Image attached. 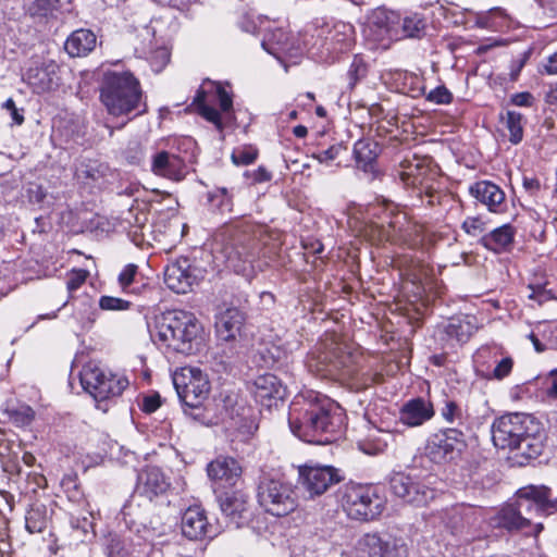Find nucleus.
Here are the masks:
<instances>
[{
    "label": "nucleus",
    "mask_w": 557,
    "mask_h": 557,
    "mask_svg": "<svg viewBox=\"0 0 557 557\" xmlns=\"http://www.w3.org/2000/svg\"><path fill=\"white\" fill-rule=\"evenodd\" d=\"M288 423L292 432L308 443L334 440L343 424V414L326 398L315 395L296 396L289 406Z\"/></svg>",
    "instance_id": "f257e3e1"
},
{
    "label": "nucleus",
    "mask_w": 557,
    "mask_h": 557,
    "mask_svg": "<svg viewBox=\"0 0 557 557\" xmlns=\"http://www.w3.org/2000/svg\"><path fill=\"white\" fill-rule=\"evenodd\" d=\"M152 336L173 351L189 355L199 344L202 325L193 312L170 310L156 320Z\"/></svg>",
    "instance_id": "f03ea898"
},
{
    "label": "nucleus",
    "mask_w": 557,
    "mask_h": 557,
    "mask_svg": "<svg viewBox=\"0 0 557 557\" xmlns=\"http://www.w3.org/2000/svg\"><path fill=\"white\" fill-rule=\"evenodd\" d=\"M541 426L535 419L521 412L508 413L496 419L492 425V440L500 449H519L532 457L539 454L536 435Z\"/></svg>",
    "instance_id": "7ed1b4c3"
},
{
    "label": "nucleus",
    "mask_w": 557,
    "mask_h": 557,
    "mask_svg": "<svg viewBox=\"0 0 557 557\" xmlns=\"http://www.w3.org/2000/svg\"><path fill=\"white\" fill-rule=\"evenodd\" d=\"M100 101L107 112L122 116L139 108L143 100L140 82L129 71H107L99 88Z\"/></svg>",
    "instance_id": "20e7f679"
},
{
    "label": "nucleus",
    "mask_w": 557,
    "mask_h": 557,
    "mask_svg": "<svg viewBox=\"0 0 557 557\" xmlns=\"http://www.w3.org/2000/svg\"><path fill=\"white\" fill-rule=\"evenodd\" d=\"M516 507L520 515L529 518L527 535L537 536L544 529L542 522H533L536 516H549L557 512V499L552 497L550 488L541 485H529L517 492Z\"/></svg>",
    "instance_id": "39448f33"
},
{
    "label": "nucleus",
    "mask_w": 557,
    "mask_h": 557,
    "mask_svg": "<svg viewBox=\"0 0 557 557\" xmlns=\"http://www.w3.org/2000/svg\"><path fill=\"white\" fill-rule=\"evenodd\" d=\"M257 499L267 513L278 518L294 512L299 505L298 494L290 483L270 478L260 480Z\"/></svg>",
    "instance_id": "423d86ee"
},
{
    "label": "nucleus",
    "mask_w": 557,
    "mask_h": 557,
    "mask_svg": "<svg viewBox=\"0 0 557 557\" xmlns=\"http://www.w3.org/2000/svg\"><path fill=\"white\" fill-rule=\"evenodd\" d=\"M79 379L83 388L97 403L119 397L128 385L126 377L114 374L92 362L83 367Z\"/></svg>",
    "instance_id": "0eeeda50"
},
{
    "label": "nucleus",
    "mask_w": 557,
    "mask_h": 557,
    "mask_svg": "<svg viewBox=\"0 0 557 557\" xmlns=\"http://www.w3.org/2000/svg\"><path fill=\"white\" fill-rule=\"evenodd\" d=\"M342 505L350 518L361 521L373 520L383 510L376 487L371 484H347L343 493Z\"/></svg>",
    "instance_id": "6e6552de"
},
{
    "label": "nucleus",
    "mask_w": 557,
    "mask_h": 557,
    "mask_svg": "<svg viewBox=\"0 0 557 557\" xmlns=\"http://www.w3.org/2000/svg\"><path fill=\"white\" fill-rule=\"evenodd\" d=\"M173 384L181 401L189 408L200 407L210 392L207 374L196 367L177 369L173 373Z\"/></svg>",
    "instance_id": "1a4fd4ad"
},
{
    "label": "nucleus",
    "mask_w": 557,
    "mask_h": 557,
    "mask_svg": "<svg viewBox=\"0 0 557 557\" xmlns=\"http://www.w3.org/2000/svg\"><path fill=\"white\" fill-rule=\"evenodd\" d=\"M342 481V471L330 465L305 463L298 467V483L310 498L325 494Z\"/></svg>",
    "instance_id": "9d476101"
},
{
    "label": "nucleus",
    "mask_w": 557,
    "mask_h": 557,
    "mask_svg": "<svg viewBox=\"0 0 557 557\" xmlns=\"http://www.w3.org/2000/svg\"><path fill=\"white\" fill-rule=\"evenodd\" d=\"M272 240L273 237L265 226L249 225L236 239L233 252L238 259L252 262L274 252L275 245Z\"/></svg>",
    "instance_id": "9b49d317"
},
{
    "label": "nucleus",
    "mask_w": 557,
    "mask_h": 557,
    "mask_svg": "<svg viewBox=\"0 0 557 557\" xmlns=\"http://www.w3.org/2000/svg\"><path fill=\"white\" fill-rule=\"evenodd\" d=\"M466 446L461 429H447L430 436L426 442L425 455L436 463L454 459Z\"/></svg>",
    "instance_id": "f8f14e48"
},
{
    "label": "nucleus",
    "mask_w": 557,
    "mask_h": 557,
    "mask_svg": "<svg viewBox=\"0 0 557 557\" xmlns=\"http://www.w3.org/2000/svg\"><path fill=\"white\" fill-rule=\"evenodd\" d=\"M389 490L395 496L416 506L426 505L435 497L434 490L422 483L413 482L405 473H395L391 476Z\"/></svg>",
    "instance_id": "ddd939ff"
},
{
    "label": "nucleus",
    "mask_w": 557,
    "mask_h": 557,
    "mask_svg": "<svg viewBox=\"0 0 557 557\" xmlns=\"http://www.w3.org/2000/svg\"><path fill=\"white\" fill-rule=\"evenodd\" d=\"M26 81L37 94L54 90L60 85L59 65L50 60L32 66L26 72Z\"/></svg>",
    "instance_id": "4468645a"
},
{
    "label": "nucleus",
    "mask_w": 557,
    "mask_h": 557,
    "mask_svg": "<svg viewBox=\"0 0 557 557\" xmlns=\"http://www.w3.org/2000/svg\"><path fill=\"white\" fill-rule=\"evenodd\" d=\"M255 398L261 406L271 409L283 401L286 396V388L276 375L265 373L259 375L255 381Z\"/></svg>",
    "instance_id": "2eb2a0df"
},
{
    "label": "nucleus",
    "mask_w": 557,
    "mask_h": 557,
    "mask_svg": "<svg viewBox=\"0 0 557 557\" xmlns=\"http://www.w3.org/2000/svg\"><path fill=\"white\" fill-rule=\"evenodd\" d=\"M396 206H391L385 199V219L388 216V227H385V240L393 244H409L412 237L413 226L407 214L395 211Z\"/></svg>",
    "instance_id": "dca6fc26"
},
{
    "label": "nucleus",
    "mask_w": 557,
    "mask_h": 557,
    "mask_svg": "<svg viewBox=\"0 0 557 557\" xmlns=\"http://www.w3.org/2000/svg\"><path fill=\"white\" fill-rule=\"evenodd\" d=\"M470 194L491 212L502 213L507 208L504 190L490 181L476 182L470 187Z\"/></svg>",
    "instance_id": "f3484780"
},
{
    "label": "nucleus",
    "mask_w": 557,
    "mask_h": 557,
    "mask_svg": "<svg viewBox=\"0 0 557 557\" xmlns=\"http://www.w3.org/2000/svg\"><path fill=\"white\" fill-rule=\"evenodd\" d=\"M434 416L431 401L417 397L405 403L399 409V420L403 424L414 428L420 426Z\"/></svg>",
    "instance_id": "a211bd4d"
},
{
    "label": "nucleus",
    "mask_w": 557,
    "mask_h": 557,
    "mask_svg": "<svg viewBox=\"0 0 557 557\" xmlns=\"http://www.w3.org/2000/svg\"><path fill=\"white\" fill-rule=\"evenodd\" d=\"M196 276L191 273L186 259L169 264L164 271V283L177 294H186L191 290Z\"/></svg>",
    "instance_id": "6ab92c4d"
},
{
    "label": "nucleus",
    "mask_w": 557,
    "mask_h": 557,
    "mask_svg": "<svg viewBox=\"0 0 557 557\" xmlns=\"http://www.w3.org/2000/svg\"><path fill=\"white\" fill-rule=\"evenodd\" d=\"M181 527L184 536L189 540H201L208 535L211 529L205 509L197 505L185 510Z\"/></svg>",
    "instance_id": "aec40b11"
},
{
    "label": "nucleus",
    "mask_w": 557,
    "mask_h": 557,
    "mask_svg": "<svg viewBox=\"0 0 557 557\" xmlns=\"http://www.w3.org/2000/svg\"><path fill=\"white\" fill-rule=\"evenodd\" d=\"M244 322L245 317L239 309L235 307L226 308L215 320V332L219 339L224 342L235 341L240 335Z\"/></svg>",
    "instance_id": "412c9836"
},
{
    "label": "nucleus",
    "mask_w": 557,
    "mask_h": 557,
    "mask_svg": "<svg viewBox=\"0 0 557 557\" xmlns=\"http://www.w3.org/2000/svg\"><path fill=\"white\" fill-rule=\"evenodd\" d=\"M184 161L174 153L159 151L152 157L151 171L158 176L181 181L185 175Z\"/></svg>",
    "instance_id": "4be33fe9"
},
{
    "label": "nucleus",
    "mask_w": 557,
    "mask_h": 557,
    "mask_svg": "<svg viewBox=\"0 0 557 557\" xmlns=\"http://www.w3.org/2000/svg\"><path fill=\"white\" fill-rule=\"evenodd\" d=\"M207 472L211 480L233 485L242 476L243 469L235 458L219 456L208 465Z\"/></svg>",
    "instance_id": "5701e85b"
},
{
    "label": "nucleus",
    "mask_w": 557,
    "mask_h": 557,
    "mask_svg": "<svg viewBox=\"0 0 557 557\" xmlns=\"http://www.w3.org/2000/svg\"><path fill=\"white\" fill-rule=\"evenodd\" d=\"M168 487L163 473L156 467H147L138 474L137 492L150 500L165 493Z\"/></svg>",
    "instance_id": "b1692460"
},
{
    "label": "nucleus",
    "mask_w": 557,
    "mask_h": 557,
    "mask_svg": "<svg viewBox=\"0 0 557 557\" xmlns=\"http://www.w3.org/2000/svg\"><path fill=\"white\" fill-rule=\"evenodd\" d=\"M383 147L374 140L361 139L355 144L354 156L357 166L364 172L375 174L377 172V158Z\"/></svg>",
    "instance_id": "393cba45"
},
{
    "label": "nucleus",
    "mask_w": 557,
    "mask_h": 557,
    "mask_svg": "<svg viewBox=\"0 0 557 557\" xmlns=\"http://www.w3.org/2000/svg\"><path fill=\"white\" fill-rule=\"evenodd\" d=\"M392 265L399 269V275L405 277L406 286L410 283L412 286H416L417 293H420V289H423V282L429 275V269L426 265L420 261L413 260L412 258L408 259L407 257H404L403 259L393 258Z\"/></svg>",
    "instance_id": "a878e982"
},
{
    "label": "nucleus",
    "mask_w": 557,
    "mask_h": 557,
    "mask_svg": "<svg viewBox=\"0 0 557 557\" xmlns=\"http://www.w3.org/2000/svg\"><path fill=\"white\" fill-rule=\"evenodd\" d=\"M97 44L96 35L89 29L74 30L66 39L64 49L70 57H85L90 53Z\"/></svg>",
    "instance_id": "bb28decb"
},
{
    "label": "nucleus",
    "mask_w": 557,
    "mask_h": 557,
    "mask_svg": "<svg viewBox=\"0 0 557 557\" xmlns=\"http://www.w3.org/2000/svg\"><path fill=\"white\" fill-rule=\"evenodd\" d=\"M60 8L61 0H24L23 2L25 15L39 23L55 18Z\"/></svg>",
    "instance_id": "cd10ccee"
},
{
    "label": "nucleus",
    "mask_w": 557,
    "mask_h": 557,
    "mask_svg": "<svg viewBox=\"0 0 557 557\" xmlns=\"http://www.w3.org/2000/svg\"><path fill=\"white\" fill-rule=\"evenodd\" d=\"M529 518L522 517L519 509L513 504H508L503 507L493 517L492 522L494 527L504 528L508 531H529Z\"/></svg>",
    "instance_id": "c85d7f7f"
},
{
    "label": "nucleus",
    "mask_w": 557,
    "mask_h": 557,
    "mask_svg": "<svg viewBox=\"0 0 557 557\" xmlns=\"http://www.w3.org/2000/svg\"><path fill=\"white\" fill-rule=\"evenodd\" d=\"M516 231L510 224H504L480 237L479 243L494 252H502L509 247L515 238Z\"/></svg>",
    "instance_id": "c756f323"
},
{
    "label": "nucleus",
    "mask_w": 557,
    "mask_h": 557,
    "mask_svg": "<svg viewBox=\"0 0 557 557\" xmlns=\"http://www.w3.org/2000/svg\"><path fill=\"white\" fill-rule=\"evenodd\" d=\"M222 512L236 521L247 511L248 496L242 491L225 492L219 497Z\"/></svg>",
    "instance_id": "7c9ffc66"
},
{
    "label": "nucleus",
    "mask_w": 557,
    "mask_h": 557,
    "mask_svg": "<svg viewBox=\"0 0 557 557\" xmlns=\"http://www.w3.org/2000/svg\"><path fill=\"white\" fill-rule=\"evenodd\" d=\"M381 433L382 430L370 421L364 423L361 437L358 441L359 449L370 456L377 455L382 449Z\"/></svg>",
    "instance_id": "2f4dec72"
},
{
    "label": "nucleus",
    "mask_w": 557,
    "mask_h": 557,
    "mask_svg": "<svg viewBox=\"0 0 557 557\" xmlns=\"http://www.w3.org/2000/svg\"><path fill=\"white\" fill-rule=\"evenodd\" d=\"M207 94L208 91L203 88V86L198 88L191 104L195 106L196 112L199 115H201L208 122L212 123L218 131L222 132L224 126L222 123L221 114L216 109L206 103Z\"/></svg>",
    "instance_id": "473e14b6"
},
{
    "label": "nucleus",
    "mask_w": 557,
    "mask_h": 557,
    "mask_svg": "<svg viewBox=\"0 0 557 557\" xmlns=\"http://www.w3.org/2000/svg\"><path fill=\"white\" fill-rule=\"evenodd\" d=\"M500 122L509 132V141L518 145L523 139V115L517 111L507 110L499 115Z\"/></svg>",
    "instance_id": "72a5a7b5"
},
{
    "label": "nucleus",
    "mask_w": 557,
    "mask_h": 557,
    "mask_svg": "<svg viewBox=\"0 0 557 557\" xmlns=\"http://www.w3.org/2000/svg\"><path fill=\"white\" fill-rule=\"evenodd\" d=\"M330 361L332 368L342 371L343 375H352V364L356 362V356L348 350L346 345H337Z\"/></svg>",
    "instance_id": "f704fd0d"
},
{
    "label": "nucleus",
    "mask_w": 557,
    "mask_h": 557,
    "mask_svg": "<svg viewBox=\"0 0 557 557\" xmlns=\"http://www.w3.org/2000/svg\"><path fill=\"white\" fill-rule=\"evenodd\" d=\"M403 29L396 30L398 38H422L425 34V22L419 14L405 16Z\"/></svg>",
    "instance_id": "c9c22d12"
},
{
    "label": "nucleus",
    "mask_w": 557,
    "mask_h": 557,
    "mask_svg": "<svg viewBox=\"0 0 557 557\" xmlns=\"http://www.w3.org/2000/svg\"><path fill=\"white\" fill-rule=\"evenodd\" d=\"M441 414L447 423L456 424L459 428L467 426L469 416L462 407L453 399L447 398L444 400Z\"/></svg>",
    "instance_id": "e433bc0d"
},
{
    "label": "nucleus",
    "mask_w": 557,
    "mask_h": 557,
    "mask_svg": "<svg viewBox=\"0 0 557 557\" xmlns=\"http://www.w3.org/2000/svg\"><path fill=\"white\" fill-rule=\"evenodd\" d=\"M48 524L45 508L32 507L25 516V528L29 533H41Z\"/></svg>",
    "instance_id": "4c0bfd02"
},
{
    "label": "nucleus",
    "mask_w": 557,
    "mask_h": 557,
    "mask_svg": "<svg viewBox=\"0 0 557 557\" xmlns=\"http://www.w3.org/2000/svg\"><path fill=\"white\" fill-rule=\"evenodd\" d=\"M444 331L449 338L457 342H466L471 335L470 324L460 319H450L445 325Z\"/></svg>",
    "instance_id": "58836bf2"
},
{
    "label": "nucleus",
    "mask_w": 557,
    "mask_h": 557,
    "mask_svg": "<svg viewBox=\"0 0 557 557\" xmlns=\"http://www.w3.org/2000/svg\"><path fill=\"white\" fill-rule=\"evenodd\" d=\"M207 198L211 207L220 213L230 212L232 210V197L224 187L208 193Z\"/></svg>",
    "instance_id": "ea45409f"
},
{
    "label": "nucleus",
    "mask_w": 557,
    "mask_h": 557,
    "mask_svg": "<svg viewBox=\"0 0 557 557\" xmlns=\"http://www.w3.org/2000/svg\"><path fill=\"white\" fill-rule=\"evenodd\" d=\"M360 550L369 557H383V541L380 534H366L360 542Z\"/></svg>",
    "instance_id": "a19ab883"
},
{
    "label": "nucleus",
    "mask_w": 557,
    "mask_h": 557,
    "mask_svg": "<svg viewBox=\"0 0 557 557\" xmlns=\"http://www.w3.org/2000/svg\"><path fill=\"white\" fill-rule=\"evenodd\" d=\"M404 17L396 11L385 10V35L394 41L401 40L396 35V30L403 29Z\"/></svg>",
    "instance_id": "79ce46f5"
},
{
    "label": "nucleus",
    "mask_w": 557,
    "mask_h": 557,
    "mask_svg": "<svg viewBox=\"0 0 557 557\" xmlns=\"http://www.w3.org/2000/svg\"><path fill=\"white\" fill-rule=\"evenodd\" d=\"M8 413L10 421L17 426L30 424L35 417V412L29 406H21L16 409L9 410Z\"/></svg>",
    "instance_id": "37998d69"
},
{
    "label": "nucleus",
    "mask_w": 557,
    "mask_h": 557,
    "mask_svg": "<svg viewBox=\"0 0 557 557\" xmlns=\"http://www.w3.org/2000/svg\"><path fill=\"white\" fill-rule=\"evenodd\" d=\"M258 150L253 147H246L243 149L234 150L231 159L236 165H249L256 161Z\"/></svg>",
    "instance_id": "c03bdc74"
},
{
    "label": "nucleus",
    "mask_w": 557,
    "mask_h": 557,
    "mask_svg": "<svg viewBox=\"0 0 557 557\" xmlns=\"http://www.w3.org/2000/svg\"><path fill=\"white\" fill-rule=\"evenodd\" d=\"M530 294L528 297L536 301L540 306L554 299V294L546 288V284H529Z\"/></svg>",
    "instance_id": "a18cd8bd"
},
{
    "label": "nucleus",
    "mask_w": 557,
    "mask_h": 557,
    "mask_svg": "<svg viewBox=\"0 0 557 557\" xmlns=\"http://www.w3.org/2000/svg\"><path fill=\"white\" fill-rule=\"evenodd\" d=\"M512 367H513L512 358L504 357L496 363V367L493 369V371L487 373L485 376L487 379L503 380L511 373Z\"/></svg>",
    "instance_id": "49530a36"
},
{
    "label": "nucleus",
    "mask_w": 557,
    "mask_h": 557,
    "mask_svg": "<svg viewBox=\"0 0 557 557\" xmlns=\"http://www.w3.org/2000/svg\"><path fill=\"white\" fill-rule=\"evenodd\" d=\"M385 557H408V547L403 539L385 542Z\"/></svg>",
    "instance_id": "de8ad7c7"
},
{
    "label": "nucleus",
    "mask_w": 557,
    "mask_h": 557,
    "mask_svg": "<svg viewBox=\"0 0 557 557\" xmlns=\"http://www.w3.org/2000/svg\"><path fill=\"white\" fill-rule=\"evenodd\" d=\"M461 227L468 235L482 236L485 232V222L479 216H470L463 221Z\"/></svg>",
    "instance_id": "09e8293b"
},
{
    "label": "nucleus",
    "mask_w": 557,
    "mask_h": 557,
    "mask_svg": "<svg viewBox=\"0 0 557 557\" xmlns=\"http://www.w3.org/2000/svg\"><path fill=\"white\" fill-rule=\"evenodd\" d=\"M131 306V302L124 300L122 298L112 297V296H102L99 300V307L102 310H116L123 311L127 310Z\"/></svg>",
    "instance_id": "8fccbe9b"
},
{
    "label": "nucleus",
    "mask_w": 557,
    "mask_h": 557,
    "mask_svg": "<svg viewBox=\"0 0 557 557\" xmlns=\"http://www.w3.org/2000/svg\"><path fill=\"white\" fill-rule=\"evenodd\" d=\"M212 86L214 87L221 111L230 112L233 109L232 95L220 83H212Z\"/></svg>",
    "instance_id": "3c124183"
},
{
    "label": "nucleus",
    "mask_w": 557,
    "mask_h": 557,
    "mask_svg": "<svg viewBox=\"0 0 557 557\" xmlns=\"http://www.w3.org/2000/svg\"><path fill=\"white\" fill-rule=\"evenodd\" d=\"M400 166L403 170L397 172L400 181L405 185L414 184V171L419 169V164H412L408 159H404Z\"/></svg>",
    "instance_id": "603ef678"
},
{
    "label": "nucleus",
    "mask_w": 557,
    "mask_h": 557,
    "mask_svg": "<svg viewBox=\"0 0 557 557\" xmlns=\"http://www.w3.org/2000/svg\"><path fill=\"white\" fill-rule=\"evenodd\" d=\"M426 99L437 104H448L453 100V95L445 86H438L429 92Z\"/></svg>",
    "instance_id": "864d4df0"
},
{
    "label": "nucleus",
    "mask_w": 557,
    "mask_h": 557,
    "mask_svg": "<svg viewBox=\"0 0 557 557\" xmlns=\"http://www.w3.org/2000/svg\"><path fill=\"white\" fill-rule=\"evenodd\" d=\"M366 64L362 62V60L355 58L348 71V76L351 79L350 84L355 85L360 77H363L366 75Z\"/></svg>",
    "instance_id": "5fc2aeb1"
},
{
    "label": "nucleus",
    "mask_w": 557,
    "mask_h": 557,
    "mask_svg": "<svg viewBox=\"0 0 557 557\" xmlns=\"http://www.w3.org/2000/svg\"><path fill=\"white\" fill-rule=\"evenodd\" d=\"M137 267L135 264H127L119 275V283L123 288L128 287L136 275Z\"/></svg>",
    "instance_id": "6e6d98bb"
},
{
    "label": "nucleus",
    "mask_w": 557,
    "mask_h": 557,
    "mask_svg": "<svg viewBox=\"0 0 557 557\" xmlns=\"http://www.w3.org/2000/svg\"><path fill=\"white\" fill-rule=\"evenodd\" d=\"M545 394L547 397L557 398V369L549 372L545 380Z\"/></svg>",
    "instance_id": "4d7b16f0"
},
{
    "label": "nucleus",
    "mask_w": 557,
    "mask_h": 557,
    "mask_svg": "<svg viewBox=\"0 0 557 557\" xmlns=\"http://www.w3.org/2000/svg\"><path fill=\"white\" fill-rule=\"evenodd\" d=\"M510 103L517 107H532L534 97L529 91L517 92L511 96Z\"/></svg>",
    "instance_id": "13d9d810"
},
{
    "label": "nucleus",
    "mask_w": 557,
    "mask_h": 557,
    "mask_svg": "<svg viewBox=\"0 0 557 557\" xmlns=\"http://www.w3.org/2000/svg\"><path fill=\"white\" fill-rule=\"evenodd\" d=\"M522 186L524 188V190L530 195V196H537L539 193L541 191V182L537 177H528V176H524L523 180H522Z\"/></svg>",
    "instance_id": "bf43d9fd"
},
{
    "label": "nucleus",
    "mask_w": 557,
    "mask_h": 557,
    "mask_svg": "<svg viewBox=\"0 0 557 557\" xmlns=\"http://www.w3.org/2000/svg\"><path fill=\"white\" fill-rule=\"evenodd\" d=\"M3 108L10 112L11 117L16 125H22L24 123V115L18 112L12 98L5 100Z\"/></svg>",
    "instance_id": "052dcab7"
},
{
    "label": "nucleus",
    "mask_w": 557,
    "mask_h": 557,
    "mask_svg": "<svg viewBox=\"0 0 557 557\" xmlns=\"http://www.w3.org/2000/svg\"><path fill=\"white\" fill-rule=\"evenodd\" d=\"M161 406V399L158 394L147 396L143 401V410L145 412L151 413L154 412Z\"/></svg>",
    "instance_id": "680f3d73"
},
{
    "label": "nucleus",
    "mask_w": 557,
    "mask_h": 557,
    "mask_svg": "<svg viewBox=\"0 0 557 557\" xmlns=\"http://www.w3.org/2000/svg\"><path fill=\"white\" fill-rule=\"evenodd\" d=\"M528 57H529V54L524 53L521 58L513 60L511 62V67H510V79L511 81L518 79V76H519L522 67L524 66Z\"/></svg>",
    "instance_id": "e2e57ef3"
},
{
    "label": "nucleus",
    "mask_w": 557,
    "mask_h": 557,
    "mask_svg": "<svg viewBox=\"0 0 557 557\" xmlns=\"http://www.w3.org/2000/svg\"><path fill=\"white\" fill-rule=\"evenodd\" d=\"M86 272L78 271L74 274L73 277H71L67 282V288L70 290L77 289L86 280Z\"/></svg>",
    "instance_id": "0e129e2a"
},
{
    "label": "nucleus",
    "mask_w": 557,
    "mask_h": 557,
    "mask_svg": "<svg viewBox=\"0 0 557 557\" xmlns=\"http://www.w3.org/2000/svg\"><path fill=\"white\" fill-rule=\"evenodd\" d=\"M272 178V174L264 166H259L253 172V181L257 183L269 182Z\"/></svg>",
    "instance_id": "69168bd1"
},
{
    "label": "nucleus",
    "mask_w": 557,
    "mask_h": 557,
    "mask_svg": "<svg viewBox=\"0 0 557 557\" xmlns=\"http://www.w3.org/2000/svg\"><path fill=\"white\" fill-rule=\"evenodd\" d=\"M544 333L550 346L557 348V322L546 326Z\"/></svg>",
    "instance_id": "338daca9"
},
{
    "label": "nucleus",
    "mask_w": 557,
    "mask_h": 557,
    "mask_svg": "<svg viewBox=\"0 0 557 557\" xmlns=\"http://www.w3.org/2000/svg\"><path fill=\"white\" fill-rule=\"evenodd\" d=\"M539 5L548 11L552 16H557V0H535Z\"/></svg>",
    "instance_id": "774afa93"
}]
</instances>
